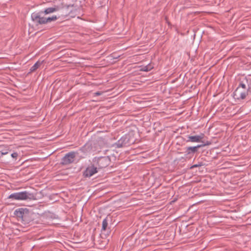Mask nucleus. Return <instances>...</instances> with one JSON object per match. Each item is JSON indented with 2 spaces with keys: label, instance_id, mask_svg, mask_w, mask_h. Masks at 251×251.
<instances>
[{
  "label": "nucleus",
  "instance_id": "f257e3e1",
  "mask_svg": "<svg viewBox=\"0 0 251 251\" xmlns=\"http://www.w3.org/2000/svg\"><path fill=\"white\" fill-rule=\"evenodd\" d=\"M248 95V89L244 84H241L234 93L235 99L243 100Z\"/></svg>",
  "mask_w": 251,
  "mask_h": 251
},
{
  "label": "nucleus",
  "instance_id": "7ed1b4c3",
  "mask_svg": "<svg viewBox=\"0 0 251 251\" xmlns=\"http://www.w3.org/2000/svg\"><path fill=\"white\" fill-rule=\"evenodd\" d=\"M75 157V152H70L66 154L62 160L63 164H69L74 162Z\"/></svg>",
  "mask_w": 251,
  "mask_h": 251
},
{
  "label": "nucleus",
  "instance_id": "1a4fd4ad",
  "mask_svg": "<svg viewBox=\"0 0 251 251\" xmlns=\"http://www.w3.org/2000/svg\"><path fill=\"white\" fill-rule=\"evenodd\" d=\"M210 143L207 142L206 144H205L204 145H198L197 146H196V147H190L189 148H188V150H190L192 152H195L196 151H197V148H201V147H203L205 145H209Z\"/></svg>",
  "mask_w": 251,
  "mask_h": 251
},
{
  "label": "nucleus",
  "instance_id": "9b49d317",
  "mask_svg": "<svg viewBox=\"0 0 251 251\" xmlns=\"http://www.w3.org/2000/svg\"><path fill=\"white\" fill-rule=\"evenodd\" d=\"M57 19V18L56 16H52L51 17L47 18V23L50 22L51 21H54L56 20Z\"/></svg>",
  "mask_w": 251,
  "mask_h": 251
},
{
  "label": "nucleus",
  "instance_id": "f03ea898",
  "mask_svg": "<svg viewBox=\"0 0 251 251\" xmlns=\"http://www.w3.org/2000/svg\"><path fill=\"white\" fill-rule=\"evenodd\" d=\"M28 198V194L26 191L15 193L11 194L8 197V199H13L19 201L25 200Z\"/></svg>",
  "mask_w": 251,
  "mask_h": 251
},
{
  "label": "nucleus",
  "instance_id": "f3484780",
  "mask_svg": "<svg viewBox=\"0 0 251 251\" xmlns=\"http://www.w3.org/2000/svg\"><path fill=\"white\" fill-rule=\"evenodd\" d=\"M101 94V93L99 92L94 93L95 96H99V95H100Z\"/></svg>",
  "mask_w": 251,
  "mask_h": 251
},
{
  "label": "nucleus",
  "instance_id": "2eb2a0df",
  "mask_svg": "<svg viewBox=\"0 0 251 251\" xmlns=\"http://www.w3.org/2000/svg\"><path fill=\"white\" fill-rule=\"evenodd\" d=\"M9 149H6L4 150L0 151V154L1 155H5L8 153Z\"/></svg>",
  "mask_w": 251,
  "mask_h": 251
},
{
  "label": "nucleus",
  "instance_id": "6e6552de",
  "mask_svg": "<svg viewBox=\"0 0 251 251\" xmlns=\"http://www.w3.org/2000/svg\"><path fill=\"white\" fill-rule=\"evenodd\" d=\"M25 210L23 208H19L18 209H17L15 211V214L19 217H22L24 213Z\"/></svg>",
  "mask_w": 251,
  "mask_h": 251
},
{
  "label": "nucleus",
  "instance_id": "423d86ee",
  "mask_svg": "<svg viewBox=\"0 0 251 251\" xmlns=\"http://www.w3.org/2000/svg\"><path fill=\"white\" fill-rule=\"evenodd\" d=\"M32 18L34 21L39 24H44L47 23V18L46 17H41L40 15H33L32 16Z\"/></svg>",
  "mask_w": 251,
  "mask_h": 251
},
{
  "label": "nucleus",
  "instance_id": "dca6fc26",
  "mask_svg": "<svg viewBox=\"0 0 251 251\" xmlns=\"http://www.w3.org/2000/svg\"><path fill=\"white\" fill-rule=\"evenodd\" d=\"M11 156L13 158H16L17 157V156H18V153H16V152L13 153L11 154Z\"/></svg>",
  "mask_w": 251,
  "mask_h": 251
},
{
  "label": "nucleus",
  "instance_id": "20e7f679",
  "mask_svg": "<svg viewBox=\"0 0 251 251\" xmlns=\"http://www.w3.org/2000/svg\"><path fill=\"white\" fill-rule=\"evenodd\" d=\"M98 172L97 168L93 165L88 166L84 173V175L90 177Z\"/></svg>",
  "mask_w": 251,
  "mask_h": 251
},
{
  "label": "nucleus",
  "instance_id": "0eeeda50",
  "mask_svg": "<svg viewBox=\"0 0 251 251\" xmlns=\"http://www.w3.org/2000/svg\"><path fill=\"white\" fill-rule=\"evenodd\" d=\"M59 10L58 6H54L52 7H49L46 9L44 11V13L46 14H50Z\"/></svg>",
  "mask_w": 251,
  "mask_h": 251
},
{
  "label": "nucleus",
  "instance_id": "f8f14e48",
  "mask_svg": "<svg viewBox=\"0 0 251 251\" xmlns=\"http://www.w3.org/2000/svg\"><path fill=\"white\" fill-rule=\"evenodd\" d=\"M104 160H105V159L103 158L99 159L98 163L100 168L103 167V165H102V163Z\"/></svg>",
  "mask_w": 251,
  "mask_h": 251
},
{
  "label": "nucleus",
  "instance_id": "39448f33",
  "mask_svg": "<svg viewBox=\"0 0 251 251\" xmlns=\"http://www.w3.org/2000/svg\"><path fill=\"white\" fill-rule=\"evenodd\" d=\"M204 134H201L199 135H195V136H189L188 137V141L191 142H203L201 140L204 137Z\"/></svg>",
  "mask_w": 251,
  "mask_h": 251
},
{
  "label": "nucleus",
  "instance_id": "4468645a",
  "mask_svg": "<svg viewBox=\"0 0 251 251\" xmlns=\"http://www.w3.org/2000/svg\"><path fill=\"white\" fill-rule=\"evenodd\" d=\"M152 67L150 65L149 66H146L145 67H144L142 70L143 71H146V72H148V71H150L151 69H152Z\"/></svg>",
  "mask_w": 251,
  "mask_h": 251
},
{
  "label": "nucleus",
  "instance_id": "9d476101",
  "mask_svg": "<svg viewBox=\"0 0 251 251\" xmlns=\"http://www.w3.org/2000/svg\"><path fill=\"white\" fill-rule=\"evenodd\" d=\"M41 63L39 62H37L31 68L30 71L34 72L41 65Z\"/></svg>",
  "mask_w": 251,
  "mask_h": 251
},
{
  "label": "nucleus",
  "instance_id": "ddd939ff",
  "mask_svg": "<svg viewBox=\"0 0 251 251\" xmlns=\"http://www.w3.org/2000/svg\"><path fill=\"white\" fill-rule=\"evenodd\" d=\"M107 222L106 219H104L102 221V229L105 230L107 226Z\"/></svg>",
  "mask_w": 251,
  "mask_h": 251
}]
</instances>
